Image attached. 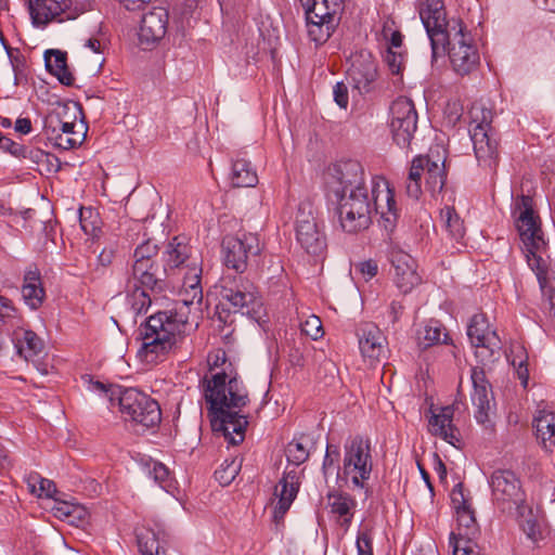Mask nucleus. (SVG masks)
I'll return each instance as SVG.
<instances>
[{
  "label": "nucleus",
  "instance_id": "nucleus-45",
  "mask_svg": "<svg viewBox=\"0 0 555 555\" xmlns=\"http://www.w3.org/2000/svg\"><path fill=\"white\" fill-rule=\"evenodd\" d=\"M470 538L460 537L455 532H451L449 544L453 555H479L478 547L472 542Z\"/></svg>",
  "mask_w": 555,
  "mask_h": 555
},
{
  "label": "nucleus",
  "instance_id": "nucleus-34",
  "mask_svg": "<svg viewBox=\"0 0 555 555\" xmlns=\"http://www.w3.org/2000/svg\"><path fill=\"white\" fill-rule=\"evenodd\" d=\"M46 67L50 74L55 76L59 81L65 86L74 82V77L66 64V56L61 51H48L44 55Z\"/></svg>",
  "mask_w": 555,
  "mask_h": 555
},
{
  "label": "nucleus",
  "instance_id": "nucleus-10",
  "mask_svg": "<svg viewBox=\"0 0 555 555\" xmlns=\"http://www.w3.org/2000/svg\"><path fill=\"white\" fill-rule=\"evenodd\" d=\"M446 44L451 67L456 75L466 76L477 69L480 63L478 47L461 20H454L451 24Z\"/></svg>",
  "mask_w": 555,
  "mask_h": 555
},
{
  "label": "nucleus",
  "instance_id": "nucleus-54",
  "mask_svg": "<svg viewBox=\"0 0 555 555\" xmlns=\"http://www.w3.org/2000/svg\"><path fill=\"white\" fill-rule=\"evenodd\" d=\"M385 62L392 74H400L403 68L404 55L401 52L388 48Z\"/></svg>",
  "mask_w": 555,
  "mask_h": 555
},
{
  "label": "nucleus",
  "instance_id": "nucleus-50",
  "mask_svg": "<svg viewBox=\"0 0 555 555\" xmlns=\"http://www.w3.org/2000/svg\"><path fill=\"white\" fill-rule=\"evenodd\" d=\"M382 37L384 40L389 42V47L392 50L399 49L402 44V35L395 27V22L391 20H386L383 24Z\"/></svg>",
  "mask_w": 555,
  "mask_h": 555
},
{
  "label": "nucleus",
  "instance_id": "nucleus-24",
  "mask_svg": "<svg viewBox=\"0 0 555 555\" xmlns=\"http://www.w3.org/2000/svg\"><path fill=\"white\" fill-rule=\"evenodd\" d=\"M358 337L361 356L369 365L373 366L386 357L387 340L376 325L364 324L360 328Z\"/></svg>",
  "mask_w": 555,
  "mask_h": 555
},
{
  "label": "nucleus",
  "instance_id": "nucleus-17",
  "mask_svg": "<svg viewBox=\"0 0 555 555\" xmlns=\"http://www.w3.org/2000/svg\"><path fill=\"white\" fill-rule=\"evenodd\" d=\"M295 235L300 247L310 255L319 256L326 248L322 232L310 203H300L295 216Z\"/></svg>",
  "mask_w": 555,
  "mask_h": 555
},
{
  "label": "nucleus",
  "instance_id": "nucleus-13",
  "mask_svg": "<svg viewBox=\"0 0 555 555\" xmlns=\"http://www.w3.org/2000/svg\"><path fill=\"white\" fill-rule=\"evenodd\" d=\"M116 403L125 420L147 428L160 422L162 413L158 403L134 388L122 389Z\"/></svg>",
  "mask_w": 555,
  "mask_h": 555
},
{
  "label": "nucleus",
  "instance_id": "nucleus-40",
  "mask_svg": "<svg viewBox=\"0 0 555 555\" xmlns=\"http://www.w3.org/2000/svg\"><path fill=\"white\" fill-rule=\"evenodd\" d=\"M53 513L55 517L68 524L82 520L87 515V511L82 506L66 501L56 502L53 506Z\"/></svg>",
  "mask_w": 555,
  "mask_h": 555
},
{
  "label": "nucleus",
  "instance_id": "nucleus-7",
  "mask_svg": "<svg viewBox=\"0 0 555 555\" xmlns=\"http://www.w3.org/2000/svg\"><path fill=\"white\" fill-rule=\"evenodd\" d=\"M80 115V107L76 103L59 106L46 125L49 140L63 150L79 146L88 130Z\"/></svg>",
  "mask_w": 555,
  "mask_h": 555
},
{
  "label": "nucleus",
  "instance_id": "nucleus-25",
  "mask_svg": "<svg viewBox=\"0 0 555 555\" xmlns=\"http://www.w3.org/2000/svg\"><path fill=\"white\" fill-rule=\"evenodd\" d=\"M168 13L163 8H154L141 20L138 37L144 49L157 43L167 33Z\"/></svg>",
  "mask_w": 555,
  "mask_h": 555
},
{
  "label": "nucleus",
  "instance_id": "nucleus-47",
  "mask_svg": "<svg viewBox=\"0 0 555 555\" xmlns=\"http://www.w3.org/2000/svg\"><path fill=\"white\" fill-rule=\"evenodd\" d=\"M138 545L142 555H159V542L154 531L145 530L138 533Z\"/></svg>",
  "mask_w": 555,
  "mask_h": 555
},
{
  "label": "nucleus",
  "instance_id": "nucleus-22",
  "mask_svg": "<svg viewBox=\"0 0 555 555\" xmlns=\"http://www.w3.org/2000/svg\"><path fill=\"white\" fill-rule=\"evenodd\" d=\"M347 75L356 90L360 93L370 92L377 78V66L372 53L362 50L353 54Z\"/></svg>",
  "mask_w": 555,
  "mask_h": 555
},
{
  "label": "nucleus",
  "instance_id": "nucleus-31",
  "mask_svg": "<svg viewBox=\"0 0 555 555\" xmlns=\"http://www.w3.org/2000/svg\"><path fill=\"white\" fill-rule=\"evenodd\" d=\"M12 340L16 353L26 361L33 360L43 348L41 339L30 330L14 331Z\"/></svg>",
  "mask_w": 555,
  "mask_h": 555
},
{
  "label": "nucleus",
  "instance_id": "nucleus-11",
  "mask_svg": "<svg viewBox=\"0 0 555 555\" xmlns=\"http://www.w3.org/2000/svg\"><path fill=\"white\" fill-rule=\"evenodd\" d=\"M221 299L234 312H241L259 325L267 322V312L253 283L245 280L224 279L220 291Z\"/></svg>",
  "mask_w": 555,
  "mask_h": 555
},
{
  "label": "nucleus",
  "instance_id": "nucleus-9",
  "mask_svg": "<svg viewBox=\"0 0 555 555\" xmlns=\"http://www.w3.org/2000/svg\"><path fill=\"white\" fill-rule=\"evenodd\" d=\"M285 454L287 462L295 467L286 470L275 486L274 496L278 499L273 512L275 521L283 518L296 499L300 486L299 470L297 467L309 457L307 446L300 440L291 441L286 447Z\"/></svg>",
  "mask_w": 555,
  "mask_h": 555
},
{
  "label": "nucleus",
  "instance_id": "nucleus-15",
  "mask_svg": "<svg viewBox=\"0 0 555 555\" xmlns=\"http://www.w3.org/2000/svg\"><path fill=\"white\" fill-rule=\"evenodd\" d=\"M328 190L336 198L369 192L365 183V172L362 165L357 160H344L334 164L328 171L326 179Z\"/></svg>",
  "mask_w": 555,
  "mask_h": 555
},
{
  "label": "nucleus",
  "instance_id": "nucleus-18",
  "mask_svg": "<svg viewBox=\"0 0 555 555\" xmlns=\"http://www.w3.org/2000/svg\"><path fill=\"white\" fill-rule=\"evenodd\" d=\"M390 131L395 143L406 149L417 128V113L411 99L397 98L390 106Z\"/></svg>",
  "mask_w": 555,
  "mask_h": 555
},
{
  "label": "nucleus",
  "instance_id": "nucleus-36",
  "mask_svg": "<svg viewBox=\"0 0 555 555\" xmlns=\"http://www.w3.org/2000/svg\"><path fill=\"white\" fill-rule=\"evenodd\" d=\"M339 23V18L332 17L330 21H318L306 18L307 33L311 41L317 46L325 43Z\"/></svg>",
  "mask_w": 555,
  "mask_h": 555
},
{
  "label": "nucleus",
  "instance_id": "nucleus-28",
  "mask_svg": "<svg viewBox=\"0 0 555 555\" xmlns=\"http://www.w3.org/2000/svg\"><path fill=\"white\" fill-rule=\"evenodd\" d=\"M184 275L181 288V300L184 306L201 304L203 288L201 285L202 266L199 260H192L188 268L183 269Z\"/></svg>",
  "mask_w": 555,
  "mask_h": 555
},
{
  "label": "nucleus",
  "instance_id": "nucleus-29",
  "mask_svg": "<svg viewBox=\"0 0 555 555\" xmlns=\"http://www.w3.org/2000/svg\"><path fill=\"white\" fill-rule=\"evenodd\" d=\"M537 440L546 450L555 447V414L547 410H538L533 418Z\"/></svg>",
  "mask_w": 555,
  "mask_h": 555
},
{
  "label": "nucleus",
  "instance_id": "nucleus-12",
  "mask_svg": "<svg viewBox=\"0 0 555 555\" xmlns=\"http://www.w3.org/2000/svg\"><path fill=\"white\" fill-rule=\"evenodd\" d=\"M94 0H28L33 23L46 26L51 21L75 20L92 9Z\"/></svg>",
  "mask_w": 555,
  "mask_h": 555
},
{
  "label": "nucleus",
  "instance_id": "nucleus-4",
  "mask_svg": "<svg viewBox=\"0 0 555 555\" xmlns=\"http://www.w3.org/2000/svg\"><path fill=\"white\" fill-rule=\"evenodd\" d=\"M186 319L177 312L162 311L151 315L140 327L139 359L146 364L162 361L183 337Z\"/></svg>",
  "mask_w": 555,
  "mask_h": 555
},
{
  "label": "nucleus",
  "instance_id": "nucleus-41",
  "mask_svg": "<svg viewBox=\"0 0 555 555\" xmlns=\"http://www.w3.org/2000/svg\"><path fill=\"white\" fill-rule=\"evenodd\" d=\"M456 514V521H457V532H455L456 535H465V537H472L477 531V522L475 518L474 511L472 507H467L464 509H461L455 513Z\"/></svg>",
  "mask_w": 555,
  "mask_h": 555
},
{
  "label": "nucleus",
  "instance_id": "nucleus-60",
  "mask_svg": "<svg viewBox=\"0 0 555 555\" xmlns=\"http://www.w3.org/2000/svg\"><path fill=\"white\" fill-rule=\"evenodd\" d=\"M339 457V452L336 448L327 447L326 454L323 461V469L326 474L331 468H336V463Z\"/></svg>",
  "mask_w": 555,
  "mask_h": 555
},
{
  "label": "nucleus",
  "instance_id": "nucleus-59",
  "mask_svg": "<svg viewBox=\"0 0 555 555\" xmlns=\"http://www.w3.org/2000/svg\"><path fill=\"white\" fill-rule=\"evenodd\" d=\"M16 310L12 305V301L7 297L0 296V320L7 321L14 318Z\"/></svg>",
  "mask_w": 555,
  "mask_h": 555
},
{
  "label": "nucleus",
  "instance_id": "nucleus-1",
  "mask_svg": "<svg viewBox=\"0 0 555 555\" xmlns=\"http://www.w3.org/2000/svg\"><path fill=\"white\" fill-rule=\"evenodd\" d=\"M203 392L209 405L212 430L221 433L233 446L242 442L248 424L247 417L241 414L242 408L248 402L243 383L225 373H216L204 378Z\"/></svg>",
  "mask_w": 555,
  "mask_h": 555
},
{
  "label": "nucleus",
  "instance_id": "nucleus-32",
  "mask_svg": "<svg viewBox=\"0 0 555 555\" xmlns=\"http://www.w3.org/2000/svg\"><path fill=\"white\" fill-rule=\"evenodd\" d=\"M306 18L318 21L339 18L340 4L337 0H300Z\"/></svg>",
  "mask_w": 555,
  "mask_h": 555
},
{
  "label": "nucleus",
  "instance_id": "nucleus-14",
  "mask_svg": "<svg viewBox=\"0 0 555 555\" xmlns=\"http://www.w3.org/2000/svg\"><path fill=\"white\" fill-rule=\"evenodd\" d=\"M418 14L430 40L433 56L446 50L449 29L455 18L448 20L442 0H418Z\"/></svg>",
  "mask_w": 555,
  "mask_h": 555
},
{
  "label": "nucleus",
  "instance_id": "nucleus-57",
  "mask_svg": "<svg viewBox=\"0 0 555 555\" xmlns=\"http://www.w3.org/2000/svg\"><path fill=\"white\" fill-rule=\"evenodd\" d=\"M334 100L339 107L346 108L348 106V89L343 82H337L333 90Z\"/></svg>",
  "mask_w": 555,
  "mask_h": 555
},
{
  "label": "nucleus",
  "instance_id": "nucleus-48",
  "mask_svg": "<svg viewBox=\"0 0 555 555\" xmlns=\"http://www.w3.org/2000/svg\"><path fill=\"white\" fill-rule=\"evenodd\" d=\"M149 475L157 482L160 488L166 491L172 486V479L169 469L159 462H153L149 464Z\"/></svg>",
  "mask_w": 555,
  "mask_h": 555
},
{
  "label": "nucleus",
  "instance_id": "nucleus-3",
  "mask_svg": "<svg viewBox=\"0 0 555 555\" xmlns=\"http://www.w3.org/2000/svg\"><path fill=\"white\" fill-rule=\"evenodd\" d=\"M515 227L524 246L528 266L535 273L544 297V307L555 319V282L546 285L542 254L546 242L541 229V220L533 209V199L528 195L518 196L513 205Z\"/></svg>",
  "mask_w": 555,
  "mask_h": 555
},
{
  "label": "nucleus",
  "instance_id": "nucleus-63",
  "mask_svg": "<svg viewBox=\"0 0 555 555\" xmlns=\"http://www.w3.org/2000/svg\"><path fill=\"white\" fill-rule=\"evenodd\" d=\"M83 47L91 50L94 53L102 52V43L98 38H89L85 40Z\"/></svg>",
  "mask_w": 555,
  "mask_h": 555
},
{
  "label": "nucleus",
  "instance_id": "nucleus-33",
  "mask_svg": "<svg viewBox=\"0 0 555 555\" xmlns=\"http://www.w3.org/2000/svg\"><path fill=\"white\" fill-rule=\"evenodd\" d=\"M230 180L235 188H254L258 183V175L249 160L237 158L232 163Z\"/></svg>",
  "mask_w": 555,
  "mask_h": 555
},
{
  "label": "nucleus",
  "instance_id": "nucleus-37",
  "mask_svg": "<svg viewBox=\"0 0 555 555\" xmlns=\"http://www.w3.org/2000/svg\"><path fill=\"white\" fill-rule=\"evenodd\" d=\"M132 279L141 286L153 289L158 283L157 266L154 261L134 259Z\"/></svg>",
  "mask_w": 555,
  "mask_h": 555
},
{
  "label": "nucleus",
  "instance_id": "nucleus-30",
  "mask_svg": "<svg viewBox=\"0 0 555 555\" xmlns=\"http://www.w3.org/2000/svg\"><path fill=\"white\" fill-rule=\"evenodd\" d=\"M21 292L24 302L30 309L36 310L42 305L46 292L37 269L28 270L25 273Z\"/></svg>",
  "mask_w": 555,
  "mask_h": 555
},
{
  "label": "nucleus",
  "instance_id": "nucleus-8",
  "mask_svg": "<svg viewBox=\"0 0 555 555\" xmlns=\"http://www.w3.org/2000/svg\"><path fill=\"white\" fill-rule=\"evenodd\" d=\"M469 116V133L478 164L492 168L498 162V139L491 126L492 112L483 104L475 103Z\"/></svg>",
  "mask_w": 555,
  "mask_h": 555
},
{
  "label": "nucleus",
  "instance_id": "nucleus-5",
  "mask_svg": "<svg viewBox=\"0 0 555 555\" xmlns=\"http://www.w3.org/2000/svg\"><path fill=\"white\" fill-rule=\"evenodd\" d=\"M374 468L371 441L357 436L344 444L341 478L351 489L366 490Z\"/></svg>",
  "mask_w": 555,
  "mask_h": 555
},
{
  "label": "nucleus",
  "instance_id": "nucleus-35",
  "mask_svg": "<svg viewBox=\"0 0 555 555\" xmlns=\"http://www.w3.org/2000/svg\"><path fill=\"white\" fill-rule=\"evenodd\" d=\"M440 219L444 231L448 236L456 242L461 243L465 236L466 229L460 215L453 207L446 206L440 211Z\"/></svg>",
  "mask_w": 555,
  "mask_h": 555
},
{
  "label": "nucleus",
  "instance_id": "nucleus-52",
  "mask_svg": "<svg viewBox=\"0 0 555 555\" xmlns=\"http://www.w3.org/2000/svg\"><path fill=\"white\" fill-rule=\"evenodd\" d=\"M301 331L314 340L322 337L324 334L322 321L314 314L309 315L306 321L301 323Z\"/></svg>",
  "mask_w": 555,
  "mask_h": 555
},
{
  "label": "nucleus",
  "instance_id": "nucleus-39",
  "mask_svg": "<svg viewBox=\"0 0 555 555\" xmlns=\"http://www.w3.org/2000/svg\"><path fill=\"white\" fill-rule=\"evenodd\" d=\"M328 506L332 513L343 517L341 526L348 528L352 518L350 511L354 506V501L347 494L334 493L328 495Z\"/></svg>",
  "mask_w": 555,
  "mask_h": 555
},
{
  "label": "nucleus",
  "instance_id": "nucleus-49",
  "mask_svg": "<svg viewBox=\"0 0 555 555\" xmlns=\"http://www.w3.org/2000/svg\"><path fill=\"white\" fill-rule=\"evenodd\" d=\"M516 514L517 517L519 518V525L522 528L524 532L530 540L535 541L540 534V531L539 525L531 508L528 505H526V514L522 517L517 512Z\"/></svg>",
  "mask_w": 555,
  "mask_h": 555
},
{
  "label": "nucleus",
  "instance_id": "nucleus-64",
  "mask_svg": "<svg viewBox=\"0 0 555 555\" xmlns=\"http://www.w3.org/2000/svg\"><path fill=\"white\" fill-rule=\"evenodd\" d=\"M416 555H438V551L434 543H427L417 550Z\"/></svg>",
  "mask_w": 555,
  "mask_h": 555
},
{
  "label": "nucleus",
  "instance_id": "nucleus-19",
  "mask_svg": "<svg viewBox=\"0 0 555 555\" xmlns=\"http://www.w3.org/2000/svg\"><path fill=\"white\" fill-rule=\"evenodd\" d=\"M467 336L475 354L480 362L491 361L495 352L501 348V341L494 330L491 328L488 319L483 314H475L468 324Z\"/></svg>",
  "mask_w": 555,
  "mask_h": 555
},
{
  "label": "nucleus",
  "instance_id": "nucleus-21",
  "mask_svg": "<svg viewBox=\"0 0 555 555\" xmlns=\"http://www.w3.org/2000/svg\"><path fill=\"white\" fill-rule=\"evenodd\" d=\"M470 379L473 384L472 402L476 408L475 418L477 423L490 427L492 415L494 414V404L492 391L482 369L473 367L470 370Z\"/></svg>",
  "mask_w": 555,
  "mask_h": 555
},
{
  "label": "nucleus",
  "instance_id": "nucleus-44",
  "mask_svg": "<svg viewBox=\"0 0 555 555\" xmlns=\"http://www.w3.org/2000/svg\"><path fill=\"white\" fill-rule=\"evenodd\" d=\"M83 379L86 380L87 387L90 391L104 396L112 405L117 402L119 393L122 391V389L116 385L104 384L99 380H93L90 377H85Z\"/></svg>",
  "mask_w": 555,
  "mask_h": 555
},
{
  "label": "nucleus",
  "instance_id": "nucleus-26",
  "mask_svg": "<svg viewBox=\"0 0 555 555\" xmlns=\"http://www.w3.org/2000/svg\"><path fill=\"white\" fill-rule=\"evenodd\" d=\"M454 410L447 405L433 411L428 422L429 431L453 447L460 443V431L452 424Z\"/></svg>",
  "mask_w": 555,
  "mask_h": 555
},
{
  "label": "nucleus",
  "instance_id": "nucleus-16",
  "mask_svg": "<svg viewBox=\"0 0 555 555\" xmlns=\"http://www.w3.org/2000/svg\"><path fill=\"white\" fill-rule=\"evenodd\" d=\"M490 488L493 501L502 511L513 507L522 517L526 514V503L520 481L509 469H496L490 477Z\"/></svg>",
  "mask_w": 555,
  "mask_h": 555
},
{
  "label": "nucleus",
  "instance_id": "nucleus-20",
  "mask_svg": "<svg viewBox=\"0 0 555 555\" xmlns=\"http://www.w3.org/2000/svg\"><path fill=\"white\" fill-rule=\"evenodd\" d=\"M224 263L227 267L236 271H243L246 268L249 255L260 253L259 238L251 233L238 236H227L222 242Z\"/></svg>",
  "mask_w": 555,
  "mask_h": 555
},
{
  "label": "nucleus",
  "instance_id": "nucleus-38",
  "mask_svg": "<svg viewBox=\"0 0 555 555\" xmlns=\"http://www.w3.org/2000/svg\"><path fill=\"white\" fill-rule=\"evenodd\" d=\"M447 338L444 327L438 321L433 320L422 326L416 334L417 344L422 348L446 343Z\"/></svg>",
  "mask_w": 555,
  "mask_h": 555
},
{
  "label": "nucleus",
  "instance_id": "nucleus-58",
  "mask_svg": "<svg viewBox=\"0 0 555 555\" xmlns=\"http://www.w3.org/2000/svg\"><path fill=\"white\" fill-rule=\"evenodd\" d=\"M0 150L4 152H9L10 154L14 156H20L23 152V146L18 143H15L11 139L4 137L0 132Z\"/></svg>",
  "mask_w": 555,
  "mask_h": 555
},
{
  "label": "nucleus",
  "instance_id": "nucleus-43",
  "mask_svg": "<svg viewBox=\"0 0 555 555\" xmlns=\"http://www.w3.org/2000/svg\"><path fill=\"white\" fill-rule=\"evenodd\" d=\"M242 462L237 457L227 459L220 465L219 469L215 472L216 479L222 486L230 485L237 476L241 469Z\"/></svg>",
  "mask_w": 555,
  "mask_h": 555
},
{
  "label": "nucleus",
  "instance_id": "nucleus-53",
  "mask_svg": "<svg viewBox=\"0 0 555 555\" xmlns=\"http://www.w3.org/2000/svg\"><path fill=\"white\" fill-rule=\"evenodd\" d=\"M353 270L357 276L367 282L377 274L378 266L375 260L369 259L356 263Z\"/></svg>",
  "mask_w": 555,
  "mask_h": 555
},
{
  "label": "nucleus",
  "instance_id": "nucleus-6",
  "mask_svg": "<svg viewBox=\"0 0 555 555\" xmlns=\"http://www.w3.org/2000/svg\"><path fill=\"white\" fill-rule=\"evenodd\" d=\"M444 160L439 146L430 149L427 155L413 158L406 181L408 195L416 199L421 196L423 179L431 194L441 192L446 183Z\"/></svg>",
  "mask_w": 555,
  "mask_h": 555
},
{
  "label": "nucleus",
  "instance_id": "nucleus-27",
  "mask_svg": "<svg viewBox=\"0 0 555 555\" xmlns=\"http://www.w3.org/2000/svg\"><path fill=\"white\" fill-rule=\"evenodd\" d=\"M164 270L173 271L176 269H185L192 260L198 258L192 256V248L184 236H175L166 246L163 256Z\"/></svg>",
  "mask_w": 555,
  "mask_h": 555
},
{
  "label": "nucleus",
  "instance_id": "nucleus-51",
  "mask_svg": "<svg viewBox=\"0 0 555 555\" xmlns=\"http://www.w3.org/2000/svg\"><path fill=\"white\" fill-rule=\"evenodd\" d=\"M358 555H373V533L369 528H364L358 532L357 540Z\"/></svg>",
  "mask_w": 555,
  "mask_h": 555
},
{
  "label": "nucleus",
  "instance_id": "nucleus-42",
  "mask_svg": "<svg viewBox=\"0 0 555 555\" xmlns=\"http://www.w3.org/2000/svg\"><path fill=\"white\" fill-rule=\"evenodd\" d=\"M513 358L511 360L512 365L515 369V373L520 380V384L524 388H527L529 380V370H528V356L526 354L522 347L517 346L512 350Z\"/></svg>",
  "mask_w": 555,
  "mask_h": 555
},
{
  "label": "nucleus",
  "instance_id": "nucleus-55",
  "mask_svg": "<svg viewBox=\"0 0 555 555\" xmlns=\"http://www.w3.org/2000/svg\"><path fill=\"white\" fill-rule=\"evenodd\" d=\"M157 255V246L151 241H146L139 245L133 254L134 259H142L145 261H154L153 258Z\"/></svg>",
  "mask_w": 555,
  "mask_h": 555
},
{
  "label": "nucleus",
  "instance_id": "nucleus-62",
  "mask_svg": "<svg viewBox=\"0 0 555 555\" xmlns=\"http://www.w3.org/2000/svg\"><path fill=\"white\" fill-rule=\"evenodd\" d=\"M115 255V249L113 247H105L99 255V261L102 266H108Z\"/></svg>",
  "mask_w": 555,
  "mask_h": 555
},
{
  "label": "nucleus",
  "instance_id": "nucleus-2",
  "mask_svg": "<svg viewBox=\"0 0 555 555\" xmlns=\"http://www.w3.org/2000/svg\"><path fill=\"white\" fill-rule=\"evenodd\" d=\"M337 199L339 224L347 233L367 229L372 222L373 208L380 216L379 222L386 231H392L397 224L399 209L385 178H372L369 192L348 194Z\"/></svg>",
  "mask_w": 555,
  "mask_h": 555
},
{
  "label": "nucleus",
  "instance_id": "nucleus-46",
  "mask_svg": "<svg viewBox=\"0 0 555 555\" xmlns=\"http://www.w3.org/2000/svg\"><path fill=\"white\" fill-rule=\"evenodd\" d=\"M28 486L30 491L39 498H52L56 492L55 485L52 480L42 478L37 475L29 477Z\"/></svg>",
  "mask_w": 555,
  "mask_h": 555
},
{
  "label": "nucleus",
  "instance_id": "nucleus-61",
  "mask_svg": "<svg viewBox=\"0 0 555 555\" xmlns=\"http://www.w3.org/2000/svg\"><path fill=\"white\" fill-rule=\"evenodd\" d=\"M15 130L22 134H28L31 131V121L29 118H18L15 121Z\"/></svg>",
  "mask_w": 555,
  "mask_h": 555
},
{
  "label": "nucleus",
  "instance_id": "nucleus-56",
  "mask_svg": "<svg viewBox=\"0 0 555 555\" xmlns=\"http://www.w3.org/2000/svg\"><path fill=\"white\" fill-rule=\"evenodd\" d=\"M451 501H452V505H453L455 513L461 509L470 507L468 501L464 496L463 488H462L461 483L456 485L453 488V490L451 492Z\"/></svg>",
  "mask_w": 555,
  "mask_h": 555
},
{
  "label": "nucleus",
  "instance_id": "nucleus-23",
  "mask_svg": "<svg viewBox=\"0 0 555 555\" xmlns=\"http://www.w3.org/2000/svg\"><path fill=\"white\" fill-rule=\"evenodd\" d=\"M390 262L393 282L402 293H410L420 284L421 276L416 271V261L411 255L399 247H393L390 251Z\"/></svg>",
  "mask_w": 555,
  "mask_h": 555
}]
</instances>
